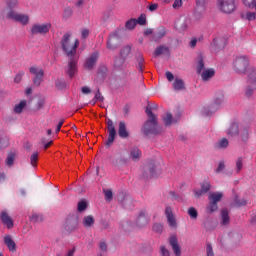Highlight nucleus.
Wrapping results in <instances>:
<instances>
[{"mask_svg": "<svg viewBox=\"0 0 256 256\" xmlns=\"http://www.w3.org/2000/svg\"><path fill=\"white\" fill-rule=\"evenodd\" d=\"M165 215L167 216L168 226H170V228H172V229H176L177 228V221H176L175 216L173 215V210L170 206H168L166 208Z\"/></svg>", "mask_w": 256, "mask_h": 256, "instance_id": "obj_15", "label": "nucleus"}, {"mask_svg": "<svg viewBox=\"0 0 256 256\" xmlns=\"http://www.w3.org/2000/svg\"><path fill=\"white\" fill-rule=\"evenodd\" d=\"M167 34L166 29L161 26L159 27L156 32L153 33L152 40L155 42H158L160 39H162Z\"/></svg>", "mask_w": 256, "mask_h": 256, "instance_id": "obj_25", "label": "nucleus"}, {"mask_svg": "<svg viewBox=\"0 0 256 256\" xmlns=\"http://www.w3.org/2000/svg\"><path fill=\"white\" fill-rule=\"evenodd\" d=\"M181 115L178 114V116L173 117V115L170 112L166 113V116L163 117V121L166 125V127H171V125H173V123H177L180 119Z\"/></svg>", "mask_w": 256, "mask_h": 256, "instance_id": "obj_19", "label": "nucleus"}, {"mask_svg": "<svg viewBox=\"0 0 256 256\" xmlns=\"http://www.w3.org/2000/svg\"><path fill=\"white\" fill-rule=\"evenodd\" d=\"M118 135L119 137H121V139H124V140L130 137V133L128 132L126 123L124 121H121L119 123Z\"/></svg>", "mask_w": 256, "mask_h": 256, "instance_id": "obj_20", "label": "nucleus"}, {"mask_svg": "<svg viewBox=\"0 0 256 256\" xmlns=\"http://www.w3.org/2000/svg\"><path fill=\"white\" fill-rule=\"evenodd\" d=\"M161 55H170V48L166 45H160L158 46L154 51V57H158Z\"/></svg>", "mask_w": 256, "mask_h": 256, "instance_id": "obj_23", "label": "nucleus"}, {"mask_svg": "<svg viewBox=\"0 0 256 256\" xmlns=\"http://www.w3.org/2000/svg\"><path fill=\"white\" fill-rule=\"evenodd\" d=\"M228 146H229V141L227 140V138H222L218 140V142H216V145H214V148H216V150H224V149H227Z\"/></svg>", "mask_w": 256, "mask_h": 256, "instance_id": "obj_32", "label": "nucleus"}, {"mask_svg": "<svg viewBox=\"0 0 256 256\" xmlns=\"http://www.w3.org/2000/svg\"><path fill=\"white\" fill-rule=\"evenodd\" d=\"M8 18L14 19L15 21L27 25L29 23V16L26 14H18L15 13L14 11H8L7 13Z\"/></svg>", "mask_w": 256, "mask_h": 256, "instance_id": "obj_12", "label": "nucleus"}, {"mask_svg": "<svg viewBox=\"0 0 256 256\" xmlns=\"http://www.w3.org/2000/svg\"><path fill=\"white\" fill-rule=\"evenodd\" d=\"M137 24L145 25V24H146V16L142 14V15L137 19Z\"/></svg>", "mask_w": 256, "mask_h": 256, "instance_id": "obj_62", "label": "nucleus"}, {"mask_svg": "<svg viewBox=\"0 0 256 256\" xmlns=\"http://www.w3.org/2000/svg\"><path fill=\"white\" fill-rule=\"evenodd\" d=\"M237 207H244L247 206V201L245 199L236 200Z\"/></svg>", "mask_w": 256, "mask_h": 256, "instance_id": "obj_61", "label": "nucleus"}, {"mask_svg": "<svg viewBox=\"0 0 256 256\" xmlns=\"http://www.w3.org/2000/svg\"><path fill=\"white\" fill-rule=\"evenodd\" d=\"M9 146V140L7 137L0 138V149H5Z\"/></svg>", "mask_w": 256, "mask_h": 256, "instance_id": "obj_49", "label": "nucleus"}, {"mask_svg": "<svg viewBox=\"0 0 256 256\" xmlns=\"http://www.w3.org/2000/svg\"><path fill=\"white\" fill-rule=\"evenodd\" d=\"M68 65L65 69V73L69 75L70 79H73L75 77L76 73H78V61L79 57L73 56V57H68Z\"/></svg>", "mask_w": 256, "mask_h": 256, "instance_id": "obj_6", "label": "nucleus"}, {"mask_svg": "<svg viewBox=\"0 0 256 256\" xmlns=\"http://www.w3.org/2000/svg\"><path fill=\"white\" fill-rule=\"evenodd\" d=\"M61 48L64 54L69 57H77V48L80 45L79 39L72 40V34L67 32L60 40Z\"/></svg>", "mask_w": 256, "mask_h": 256, "instance_id": "obj_2", "label": "nucleus"}, {"mask_svg": "<svg viewBox=\"0 0 256 256\" xmlns=\"http://www.w3.org/2000/svg\"><path fill=\"white\" fill-rule=\"evenodd\" d=\"M240 131V126L238 123H232L230 124V127L228 128V131H226L228 137H238Z\"/></svg>", "mask_w": 256, "mask_h": 256, "instance_id": "obj_21", "label": "nucleus"}, {"mask_svg": "<svg viewBox=\"0 0 256 256\" xmlns=\"http://www.w3.org/2000/svg\"><path fill=\"white\" fill-rule=\"evenodd\" d=\"M95 100L102 102L104 100V97L102 96L101 92L98 90L95 95Z\"/></svg>", "mask_w": 256, "mask_h": 256, "instance_id": "obj_64", "label": "nucleus"}, {"mask_svg": "<svg viewBox=\"0 0 256 256\" xmlns=\"http://www.w3.org/2000/svg\"><path fill=\"white\" fill-rule=\"evenodd\" d=\"M172 87H174V91H183L185 89V84L182 79L176 78L174 83H172Z\"/></svg>", "mask_w": 256, "mask_h": 256, "instance_id": "obj_34", "label": "nucleus"}, {"mask_svg": "<svg viewBox=\"0 0 256 256\" xmlns=\"http://www.w3.org/2000/svg\"><path fill=\"white\" fill-rule=\"evenodd\" d=\"M126 60L120 56L115 57L114 59V69L116 71H123L125 67Z\"/></svg>", "mask_w": 256, "mask_h": 256, "instance_id": "obj_27", "label": "nucleus"}, {"mask_svg": "<svg viewBox=\"0 0 256 256\" xmlns=\"http://www.w3.org/2000/svg\"><path fill=\"white\" fill-rule=\"evenodd\" d=\"M248 83L253 89H256V66H251L248 69Z\"/></svg>", "mask_w": 256, "mask_h": 256, "instance_id": "obj_16", "label": "nucleus"}, {"mask_svg": "<svg viewBox=\"0 0 256 256\" xmlns=\"http://www.w3.org/2000/svg\"><path fill=\"white\" fill-rule=\"evenodd\" d=\"M52 25L50 23H44V24H34L31 28V33L33 35L37 34H47L49 30L51 29Z\"/></svg>", "mask_w": 256, "mask_h": 256, "instance_id": "obj_11", "label": "nucleus"}, {"mask_svg": "<svg viewBox=\"0 0 256 256\" xmlns=\"http://www.w3.org/2000/svg\"><path fill=\"white\" fill-rule=\"evenodd\" d=\"M188 216H190L192 220H196L198 218V211L194 207H190L188 208Z\"/></svg>", "mask_w": 256, "mask_h": 256, "instance_id": "obj_45", "label": "nucleus"}, {"mask_svg": "<svg viewBox=\"0 0 256 256\" xmlns=\"http://www.w3.org/2000/svg\"><path fill=\"white\" fill-rule=\"evenodd\" d=\"M225 170V163L223 161L218 164V168H216V174H220Z\"/></svg>", "mask_w": 256, "mask_h": 256, "instance_id": "obj_58", "label": "nucleus"}, {"mask_svg": "<svg viewBox=\"0 0 256 256\" xmlns=\"http://www.w3.org/2000/svg\"><path fill=\"white\" fill-rule=\"evenodd\" d=\"M163 229H164V227H163V225L160 224V223H156V224H154V226H153V231H154L155 233H158V234H161V233L163 232Z\"/></svg>", "mask_w": 256, "mask_h": 256, "instance_id": "obj_52", "label": "nucleus"}, {"mask_svg": "<svg viewBox=\"0 0 256 256\" xmlns=\"http://www.w3.org/2000/svg\"><path fill=\"white\" fill-rule=\"evenodd\" d=\"M136 224L140 228L145 227L146 225H148V218H147L145 212H141L139 214V217L137 218Z\"/></svg>", "mask_w": 256, "mask_h": 256, "instance_id": "obj_30", "label": "nucleus"}, {"mask_svg": "<svg viewBox=\"0 0 256 256\" xmlns=\"http://www.w3.org/2000/svg\"><path fill=\"white\" fill-rule=\"evenodd\" d=\"M86 209H87V202L84 200L80 201L78 203V212L82 213V212L86 211Z\"/></svg>", "mask_w": 256, "mask_h": 256, "instance_id": "obj_51", "label": "nucleus"}, {"mask_svg": "<svg viewBox=\"0 0 256 256\" xmlns=\"http://www.w3.org/2000/svg\"><path fill=\"white\" fill-rule=\"evenodd\" d=\"M224 101L225 96L223 92H216V94H214V103L208 105L207 108H204V115H206V117H210L213 113H216L217 109H219V106L222 105Z\"/></svg>", "mask_w": 256, "mask_h": 256, "instance_id": "obj_4", "label": "nucleus"}, {"mask_svg": "<svg viewBox=\"0 0 256 256\" xmlns=\"http://www.w3.org/2000/svg\"><path fill=\"white\" fill-rule=\"evenodd\" d=\"M160 164L158 162H153L149 165L150 177H156L160 173Z\"/></svg>", "mask_w": 256, "mask_h": 256, "instance_id": "obj_28", "label": "nucleus"}, {"mask_svg": "<svg viewBox=\"0 0 256 256\" xmlns=\"http://www.w3.org/2000/svg\"><path fill=\"white\" fill-rule=\"evenodd\" d=\"M202 193L207 194L211 190V184L209 182H204L200 185Z\"/></svg>", "mask_w": 256, "mask_h": 256, "instance_id": "obj_46", "label": "nucleus"}, {"mask_svg": "<svg viewBox=\"0 0 256 256\" xmlns=\"http://www.w3.org/2000/svg\"><path fill=\"white\" fill-rule=\"evenodd\" d=\"M240 140H242L243 143H248L251 135V128L249 124H242L240 126L239 134Z\"/></svg>", "mask_w": 256, "mask_h": 256, "instance_id": "obj_13", "label": "nucleus"}, {"mask_svg": "<svg viewBox=\"0 0 256 256\" xmlns=\"http://www.w3.org/2000/svg\"><path fill=\"white\" fill-rule=\"evenodd\" d=\"M107 129H108L109 136H108L107 142L105 143V146H106V148H110L114 144V141H115L116 135H117V131H116L114 122L111 119H108Z\"/></svg>", "mask_w": 256, "mask_h": 256, "instance_id": "obj_8", "label": "nucleus"}, {"mask_svg": "<svg viewBox=\"0 0 256 256\" xmlns=\"http://www.w3.org/2000/svg\"><path fill=\"white\" fill-rule=\"evenodd\" d=\"M136 61H137V67H138L140 73H143L145 59H144V57H143V55L141 53H138L136 55Z\"/></svg>", "mask_w": 256, "mask_h": 256, "instance_id": "obj_35", "label": "nucleus"}, {"mask_svg": "<svg viewBox=\"0 0 256 256\" xmlns=\"http://www.w3.org/2000/svg\"><path fill=\"white\" fill-rule=\"evenodd\" d=\"M215 75V70L213 68L206 69L202 71V81H210Z\"/></svg>", "mask_w": 256, "mask_h": 256, "instance_id": "obj_31", "label": "nucleus"}, {"mask_svg": "<svg viewBox=\"0 0 256 256\" xmlns=\"http://www.w3.org/2000/svg\"><path fill=\"white\" fill-rule=\"evenodd\" d=\"M168 244H170V247H172V252H174V255H182L181 247L179 245V241L176 235H172L170 236V238H168Z\"/></svg>", "mask_w": 256, "mask_h": 256, "instance_id": "obj_14", "label": "nucleus"}, {"mask_svg": "<svg viewBox=\"0 0 256 256\" xmlns=\"http://www.w3.org/2000/svg\"><path fill=\"white\" fill-rule=\"evenodd\" d=\"M56 87L57 89H66L67 83L64 80H57Z\"/></svg>", "mask_w": 256, "mask_h": 256, "instance_id": "obj_55", "label": "nucleus"}, {"mask_svg": "<svg viewBox=\"0 0 256 256\" xmlns=\"http://www.w3.org/2000/svg\"><path fill=\"white\" fill-rule=\"evenodd\" d=\"M216 7L224 14H231L237 8L236 0H217Z\"/></svg>", "mask_w": 256, "mask_h": 256, "instance_id": "obj_5", "label": "nucleus"}, {"mask_svg": "<svg viewBox=\"0 0 256 256\" xmlns=\"http://www.w3.org/2000/svg\"><path fill=\"white\" fill-rule=\"evenodd\" d=\"M242 3H244V6L248 7V9L256 12V0H242Z\"/></svg>", "mask_w": 256, "mask_h": 256, "instance_id": "obj_43", "label": "nucleus"}, {"mask_svg": "<svg viewBox=\"0 0 256 256\" xmlns=\"http://www.w3.org/2000/svg\"><path fill=\"white\" fill-rule=\"evenodd\" d=\"M223 198L222 192H212L208 194V200H210L213 203L218 204Z\"/></svg>", "mask_w": 256, "mask_h": 256, "instance_id": "obj_29", "label": "nucleus"}, {"mask_svg": "<svg viewBox=\"0 0 256 256\" xmlns=\"http://www.w3.org/2000/svg\"><path fill=\"white\" fill-rule=\"evenodd\" d=\"M72 14H73V10L70 7H68L64 11V18L66 19L70 18Z\"/></svg>", "mask_w": 256, "mask_h": 256, "instance_id": "obj_59", "label": "nucleus"}, {"mask_svg": "<svg viewBox=\"0 0 256 256\" xmlns=\"http://www.w3.org/2000/svg\"><path fill=\"white\" fill-rule=\"evenodd\" d=\"M24 75H25L24 71H19L18 74L14 78L15 83H21L22 78L24 77Z\"/></svg>", "mask_w": 256, "mask_h": 256, "instance_id": "obj_54", "label": "nucleus"}, {"mask_svg": "<svg viewBox=\"0 0 256 256\" xmlns=\"http://www.w3.org/2000/svg\"><path fill=\"white\" fill-rule=\"evenodd\" d=\"M206 255L207 256H214L213 248L211 244L206 245Z\"/></svg>", "mask_w": 256, "mask_h": 256, "instance_id": "obj_57", "label": "nucleus"}, {"mask_svg": "<svg viewBox=\"0 0 256 256\" xmlns=\"http://www.w3.org/2000/svg\"><path fill=\"white\" fill-rule=\"evenodd\" d=\"M16 159L15 152H8L7 159L5 161L7 167H12L14 165V161Z\"/></svg>", "mask_w": 256, "mask_h": 256, "instance_id": "obj_40", "label": "nucleus"}, {"mask_svg": "<svg viewBox=\"0 0 256 256\" xmlns=\"http://www.w3.org/2000/svg\"><path fill=\"white\" fill-rule=\"evenodd\" d=\"M79 225V219L77 216L73 215V216H69L66 219V223H65V231L68 233H73L76 231V229L78 228Z\"/></svg>", "mask_w": 256, "mask_h": 256, "instance_id": "obj_9", "label": "nucleus"}, {"mask_svg": "<svg viewBox=\"0 0 256 256\" xmlns=\"http://www.w3.org/2000/svg\"><path fill=\"white\" fill-rule=\"evenodd\" d=\"M197 73H202V71H205V63L203 60V56H198V65L196 66Z\"/></svg>", "mask_w": 256, "mask_h": 256, "instance_id": "obj_42", "label": "nucleus"}, {"mask_svg": "<svg viewBox=\"0 0 256 256\" xmlns=\"http://www.w3.org/2000/svg\"><path fill=\"white\" fill-rule=\"evenodd\" d=\"M221 218H222V226H227L230 224V216L227 209H222Z\"/></svg>", "mask_w": 256, "mask_h": 256, "instance_id": "obj_36", "label": "nucleus"}, {"mask_svg": "<svg viewBox=\"0 0 256 256\" xmlns=\"http://www.w3.org/2000/svg\"><path fill=\"white\" fill-rule=\"evenodd\" d=\"M4 244L8 247L10 252H16V243L11 238V235L4 236Z\"/></svg>", "mask_w": 256, "mask_h": 256, "instance_id": "obj_24", "label": "nucleus"}, {"mask_svg": "<svg viewBox=\"0 0 256 256\" xmlns=\"http://www.w3.org/2000/svg\"><path fill=\"white\" fill-rule=\"evenodd\" d=\"M241 16H242V19H244V20L255 21L256 20V11L255 10L246 11V12L242 13Z\"/></svg>", "mask_w": 256, "mask_h": 256, "instance_id": "obj_33", "label": "nucleus"}, {"mask_svg": "<svg viewBox=\"0 0 256 256\" xmlns=\"http://www.w3.org/2000/svg\"><path fill=\"white\" fill-rule=\"evenodd\" d=\"M95 219L92 215L85 216L83 219V226L85 228H90L94 225Z\"/></svg>", "mask_w": 256, "mask_h": 256, "instance_id": "obj_38", "label": "nucleus"}, {"mask_svg": "<svg viewBox=\"0 0 256 256\" xmlns=\"http://www.w3.org/2000/svg\"><path fill=\"white\" fill-rule=\"evenodd\" d=\"M146 115L148 117L147 121L144 123L142 128V133L147 137L149 135H160L162 132L158 124V116L154 114L149 107L146 108Z\"/></svg>", "mask_w": 256, "mask_h": 256, "instance_id": "obj_1", "label": "nucleus"}, {"mask_svg": "<svg viewBox=\"0 0 256 256\" xmlns=\"http://www.w3.org/2000/svg\"><path fill=\"white\" fill-rule=\"evenodd\" d=\"M38 152H34L31 157H30V161H31V165L32 167H36L37 166V162H38Z\"/></svg>", "mask_w": 256, "mask_h": 256, "instance_id": "obj_47", "label": "nucleus"}, {"mask_svg": "<svg viewBox=\"0 0 256 256\" xmlns=\"http://www.w3.org/2000/svg\"><path fill=\"white\" fill-rule=\"evenodd\" d=\"M161 254L162 256H170V251L165 246H161Z\"/></svg>", "mask_w": 256, "mask_h": 256, "instance_id": "obj_63", "label": "nucleus"}, {"mask_svg": "<svg viewBox=\"0 0 256 256\" xmlns=\"http://www.w3.org/2000/svg\"><path fill=\"white\" fill-rule=\"evenodd\" d=\"M18 4L17 0H9L7 2V8L9 9V11H13L12 9L15 8Z\"/></svg>", "mask_w": 256, "mask_h": 256, "instance_id": "obj_53", "label": "nucleus"}, {"mask_svg": "<svg viewBox=\"0 0 256 256\" xmlns=\"http://www.w3.org/2000/svg\"><path fill=\"white\" fill-rule=\"evenodd\" d=\"M99 56H100V53L98 51L93 52L89 57L86 58L84 63V68L88 69V71H92L95 65H97Z\"/></svg>", "mask_w": 256, "mask_h": 256, "instance_id": "obj_10", "label": "nucleus"}, {"mask_svg": "<svg viewBox=\"0 0 256 256\" xmlns=\"http://www.w3.org/2000/svg\"><path fill=\"white\" fill-rule=\"evenodd\" d=\"M207 209L210 211V213H214L218 210V204L213 202V201H210V203L208 204Z\"/></svg>", "mask_w": 256, "mask_h": 256, "instance_id": "obj_48", "label": "nucleus"}, {"mask_svg": "<svg viewBox=\"0 0 256 256\" xmlns=\"http://www.w3.org/2000/svg\"><path fill=\"white\" fill-rule=\"evenodd\" d=\"M129 158L134 162H138L142 158V151L138 147L131 148Z\"/></svg>", "mask_w": 256, "mask_h": 256, "instance_id": "obj_22", "label": "nucleus"}, {"mask_svg": "<svg viewBox=\"0 0 256 256\" xmlns=\"http://www.w3.org/2000/svg\"><path fill=\"white\" fill-rule=\"evenodd\" d=\"M250 67V58L247 55H238L232 62V69L238 75H247Z\"/></svg>", "mask_w": 256, "mask_h": 256, "instance_id": "obj_3", "label": "nucleus"}, {"mask_svg": "<svg viewBox=\"0 0 256 256\" xmlns=\"http://www.w3.org/2000/svg\"><path fill=\"white\" fill-rule=\"evenodd\" d=\"M1 222L7 226V228L10 230L14 227L13 219L8 215L6 211H2L0 214Z\"/></svg>", "mask_w": 256, "mask_h": 256, "instance_id": "obj_17", "label": "nucleus"}, {"mask_svg": "<svg viewBox=\"0 0 256 256\" xmlns=\"http://www.w3.org/2000/svg\"><path fill=\"white\" fill-rule=\"evenodd\" d=\"M31 75H34L33 84L35 87H40L43 77H44V70L37 66H32L29 69Z\"/></svg>", "mask_w": 256, "mask_h": 256, "instance_id": "obj_7", "label": "nucleus"}, {"mask_svg": "<svg viewBox=\"0 0 256 256\" xmlns=\"http://www.w3.org/2000/svg\"><path fill=\"white\" fill-rule=\"evenodd\" d=\"M182 5H183V1L182 0H175L174 4H172V8L179 9Z\"/></svg>", "mask_w": 256, "mask_h": 256, "instance_id": "obj_60", "label": "nucleus"}, {"mask_svg": "<svg viewBox=\"0 0 256 256\" xmlns=\"http://www.w3.org/2000/svg\"><path fill=\"white\" fill-rule=\"evenodd\" d=\"M127 162H128V159L126 157H123V156H119V157L113 159V161H112L113 165L116 166V167L126 165Z\"/></svg>", "mask_w": 256, "mask_h": 256, "instance_id": "obj_37", "label": "nucleus"}, {"mask_svg": "<svg viewBox=\"0 0 256 256\" xmlns=\"http://www.w3.org/2000/svg\"><path fill=\"white\" fill-rule=\"evenodd\" d=\"M137 25V19H130L126 22L125 24V27L128 29V30H133Z\"/></svg>", "mask_w": 256, "mask_h": 256, "instance_id": "obj_44", "label": "nucleus"}, {"mask_svg": "<svg viewBox=\"0 0 256 256\" xmlns=\"http://www.w3.org/2000/svg\"><path fill=\"white\" fill-rule=\"evenodd\" d=\"M105 199L111 201L113 199V192L111 190H104Z\"/></svg>", "mask_w": 256, "mask_h": 256, "instance_id": "obj_56", "label": "nucleus"}, {"mask_svg": "<svg viewBox=\"0 0 256 256\" xmlns=\"http://www.w3.org/2000/svg\"><path fill=\"white\" fill-rule=\"evenodd\" d=\"M118 39H119V36L117 33H112L110 36H109V39H108V42H107V48L109 50H115L118 48Z\"/></svg>", "mask_w": 256, "mask_h": 256, "instance_id": "obj_18", "label": "nucleus"}, {"mask_svg": "<svg viewBox=\"0 0 256 256\" xmlns=\"http://www.w3.org/2000/svg\"><path fill=\"white\" fill-rule=\"evenodd\" d=\"M243 169V158L242 157H238V159L236 160V172L240 173V171Z\"/></svg>", "mask_w": 256, "mask_h": 256, "instance_id": "obj_50", "label": "nucleus"}, {"mask_svg": "<svg viewBox=\"0 0 256 256\" xmlns=\"http://www.w3.org/2000/svg\"><path fill=\"white\" fill-rule=\"evenodd\" d=\"M26 105H27L26 100H21L19 104H16L14 106V112L17 114L22 113V111L26 107Z\"/></svg>", "mask_w": 256, "mask_h": 256, "instance_id": "obj_41", "label": "nucleus"}, {"mask_svg": "<svg viewBox=\"0 0 256 256\" xmlns=\"http://www.w3.org/2000/svg\"><path fill=\"white\" fill-rule=\"evenodd\" d=\"M206 0H196V14L203 15L206 12Z\"/></svg>", "mask_w": 256, "mask_h": 256, "instance_id": "obj_26", "label": "nucleus"}, {"mask_svg": "<svg viewBox=\"0 0 256 256\" xmlns=\"http://www.w3.org/2000/svg\"><path fill=\"white\" fill-rule=\"evenodd\" d=\"M131 50H132V47L130 45L123 47L120 51V57L126 61V59L131 54Z\"/></svg>", "mask_w": 256, "mask_h": 256, "instance_id": "obj_39", "label": "nucleus"}]
</instances>
